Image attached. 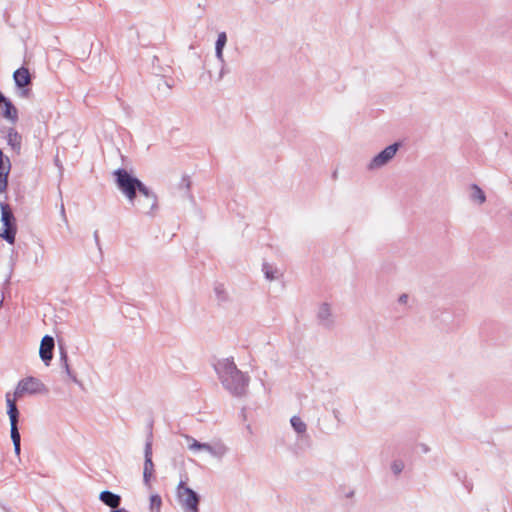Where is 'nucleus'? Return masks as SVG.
Returning <instances> with one entry per match:
<instances>
[{"instance_id": "nucleus-1", "label": "nucleus", "mask_w": 512, "mask_h": 512, "mask_svg": "<svg viewBox=\"0 0 512 512\" xmlns=\"http://www.w3.org/2000/svg\"><path fill=\"white\" fill-rule=\"evenodd\" d=\"M115 184L129 203L145 214H151L158 205L157 195L146 186L138 177L125 168H118L113 172Z\"/></svg>"}, {"instance_id": "nucleus-2", "label": "nucleus", "mask_w": 512, "mask_h": 512, "mask_svg": "<svg viewBox=\"0 0 512 512\" xmlns=\"http://www.w3.org/2000/svg\"><path fill=\"white\" fill-rule=\"evenodd\" d=\"M214 369L226 390L236 397L245 395L249 376L240 371L233 360H220L214 365Z\"/></svg>"}, {"instance_id": "nucleus-3", "label": "nucleus", "mask_w": 512, "mask_h": 512, "mask_svg": "<svg viewBox=\"0 0 512 512\" xmlns=\"http://www.w3.org/2000/svg\"><path fill=\"white\" fill-rule=\"evenodd\" d=\"M0 212V221L2 223L0 237L8 244L13 245L16 241V234L18 230L16 217L11 206L5 201H0Z\"/></svg>"}, {"instance_id": "nucleus-4", "label": "nucleus", "mask_w": 512, "mask_h": 512, "mask_svg": "<svg viewBox=\"0 0 512 512\" xmlns=\"http://www.w3.org/2000/svg\"><path fill=\"white\" fill-rule=\"evenodd\" d=\"M178 497L185 512H200L201 496L192 488L180 481L177 487Z\"/></svg>"}, {"instance_id": "nucleus-5", "label": "nucleus", "mask_w": 512, "mask_h": 512, "mask_svg": "<svg viewBox=\"0 0 512 512\" xmlns=\"http://www.w3.org/2000/svg\"><path fill=\"white\" fill-rule=\"evenodd\" d=\"M147 428L148 433L144 447L143 482L146 486L150 487V481L154 474V463L152 460L153 420L149 422Z\"/></svg>"}, {"instance_id": "nucleus-6", "label": "nucleus", "mask_w": 512, "mask_h": 512, "mask_svg": "<svg viewBox=\"0 0 512 512\" xmlns=\"http://www.w3.org/2000/svg\"><path fill=\"white\" fill-rule=\"evenodd\" d=\"M47 391L48 390L44 383H42L38 378L29 376L19 381L14 392V398H20L24 394L35 395L46 393Z\"/></svg>"}, {"instance_id": "nucleus-7", "label": "nucleus", "mask_w": 512, "mask_h": 512, "mask_svg": "<svg viewBox=\"0 0 512 512\" xmlns=\"http://www.w3.org/2000/svg\"><path fill=\"white\" fill-rule=\"evenodd\" d=\"M7 414L10 420V436L13 445L21 444V435L18 428V422L20 417L19 409L15 403V399H11L10 395L6 396Z\"/></svg>"}, {"instance_id": "nucleus-8", "label": "nucleus", "mask_w": 512, "mask_h": 512, "mask_svg": "<svg viewBox=\"0 0 512 512\" xmlns=\"http://www.w3.org/2000/svg\"><path fill=\"white\" fill-rule=\"evenodd\" d=\"M401 146L402 143L396 141L385 147L371 159L367 166L368 170H375L388 164L394 158Z\"/></svg>"}, {"instance_id": "nucleus-9", "label": "nucleus", "mask_w": 512, "mask_h": 512, "mask_svg": "<svg viewBox=\"0 0 512 512\" xmlns=\"http://www.w3.org/2000/svg\"><path fill=\"white\" fill-rule=\"evenodd\" d=\"M58 348H59V361H60L61 369L66 373V375L72 382L81 386L82 385L81 381L78 380L76 373L71 369V367L69 365L67 349L61 340H58Z\"/></svg>"}, {"instance_id": "nucleus-10", "label": "nucleus", "mask_w": 512, "mask_h": 512, "mask_svg": "<svg viewBox=\"0 0 512 512\" xmlns=\"http://www.w3.org/2000/svg\"><path fill=\"white\" fill-rule=\"evenodd\" d=\"M55 340L50 335H45L40 343L39 356L46 366H49L54 355Z\"/></svg>"}, {"instance_id": "nucleus-11", "label": "nucleus", "mask_w": 512, "mask_h": 512, "mask_svg": "<svg viewBox=\"0 0 512 512\" xmlns=\"http://www.w3.org/2000/svg\"><path fill=\"white\" fill-rule=\"evenodd\" d=\"M11 170L10 159L0 149V193H5L8 188V178Z\"/></svg>"}, {"instance_id": "nucleus-12", "label": "nucleus", "mask_w": 512, "mask_h": 512, "mask_svg": "<svg viewBox=\"0 0 512 512\" xmlns=\"http://www.w3.org/2000/svg\"><path fill=\"white\" fill-rule=\"evenodd\" d=\"M317 320L318 324L326 329H331L334 326V319L328 303L324 302L320 305Z\"/></svg>"}, {"instance_id": "nucleus-13", "label": "nucleus", "mask_w": 512, "mask_h": 512, "mask_svg": "<svg viewBox=\"0 0 512 512\" xmlns=\"http://www.w3.org/2000/svg\"><path fill=\"white\" fill-rule=\"evenodd\" d=\"M0 113L2 117L12 123H16L18 121V110L8 97H5L3 101H0Z\"/></svg>"}, {"instance_id": "nucleus-14", "label": "nucleus", "mask_w": 512, "mask_h": 512, "mask_svg": "<svg viewBox=\"0 0 512 512\" xmlns=\"http://www.w3.org/2000/svg\"><path fill=\"white\" fill-rule=\"evenodd\" d=\"M13 79L16 87H24L32 85V76L29 69L22 66L14 71Z\"/></svg>"}, {"instance_id": "nucleus-15", "label": "nucleus", "mask_w": 512, "mask_h": 512, "mask_svg": "<svg viewBox=\"0 0 512 512\" xmlns=\"http://www.w3.org/2000/svg\"><path fill=\"white\" fill-rule=\"evenodd\" d=\"M99 500L106 506L110 507L111 510L120 508L122 498L119 494H116L109 490H104L99 495Z\"/></svg>"}, {"instance_id": "nucleus-16", "label": "nucleus", "mask_w": 512, "mask_h": 512, "mask_svg": "<svg viewBox=\"0 0 512 512\" xmlns=\"http://www.w3.org/2000/svg\"><path fill=\"white\" fill-rule=\"evenodd\" d=\"M22 136L14 128H9L7 133L8 145L13 151L19 153L21 150Z\"/></svg>"}, {"instance_id": "nucleus-17", "label": "nucleus", "mask_w": 512, "mask_h": 512, "mask_svg": "<svg viewBox=\"0 0 512 512\" xmlns=\"http://www.w3.org/2000/svg\"><path fill=\"white\" fill-rule=\"evenodd\" d=\"M213 291H214L218 305H222V304L230 301V296H229L227 290L225 289V286L223 283L215 282Z\"/></svg>"}, {"instance_id": "nucleus-18", "label": "nucleus", "mask_w": 512, "mask_h": 512, "mask_svg": "<svg viewBox=\"0 0 512 512\" xmlns=\"http://www.w3.org/2000/svg\"><path fill=\"white\" fill-rule=\"evenodd\" d=\"M191 179L188 175H183L181 181L178 184V189L184 192V196L194 201V196L191 193Z\"/></svg>"}, {"instance_id": "nucleus-19", "label": "nucleus", "mask_w": 512, "mask_h": 512, "mask_svg": "<svg viewBox=\"0 0 512 512\" xmlns=\"http://www.w3.org/2000/svg\"><path fill=\"white\" fill-rule=\"evenodd\" d=\"M471 199L477 201L479 204H482L486 201V195L484 191L476 184H472L471 186Z\"/></svg>"}, {"instance_id": "nucleus-20", "label": "nucleus", "mask_w": 512, "mask_h": 512, "mask_svg": "<svg viewBox=\"0 0 512 512\" xmlns=\"http://www.w3.org/2000/svg\"><path fill=\"white\" fill-rule=\"evenodd\" d=\"M262 271L265 275V278L269 281L277 279L278 269L274 268L272 265H270L267 262H264L262 265Z\"/></svg>"}, {"instance_id": "nucleus-21", "label": "nucleus", "mask_w": 512, "mask_h": 512, "mask_svg": "<svg viewBox=\"0 0 512 512\" xmlns=\"http://www.w3.org/2000/svg\"><path fill=\"white\" fill-rule=\"evenodd\" d=\"M290 423L292 428L295 430L298 434H303L306 432L307 426L306 424L301 420L299 416H293L290 419Z\"/></svg>"}, {"instance_id": "nucleus-22", "label": "nucleus", "mask_w": 512, "mask_h": 512, "mask_svg": "<svg viewBox=\"0 0 512 512\" xmlns=\"http://www.w3.org/2000/svg\"><path fill=\"white\" fill-rule=\"evenodd\" d=\"M162 506V499L159 494H153L150 496L149 508L152 512H160Z\"/></svg>"}, {"instance_id": "nucleus-23", "label": "nucleus", "mask_w": 512, "mask_h": 512, "mask_svg": "<svg viewBox=\"0 0 512 512\" xmlns=\"http://www.w3.org/2000/svg\"><path fill=\"white\" fill-rule=\"evenodd\" d=\"M202 450L207 451L208 453H210L213 456H221L224 453L222 448H219L217 450L215 447H213L209 443H204V445L202 446Z\"/></svg>"}, {"instance_id": "nucleus-24", "label": "nucleus", "mask_w": 512, "mask_h": 512, "mask_svg": "<svg viewBox=\"0 0 512 512\" xmlns=\"http://www.w3.org/2000/svg\"><path fill=\"white\" fill-rule=\"evenodd\" d=\"M404 469V463L402 460H394L391 464V470L392 472L397 476L399 475Z\"/></svg>"}, {"instance_id": "nucleus-25", "label": "nucleus", "mask_w": 512, "mask_h": 512, "mask_svg": "<svg viewBox=\"0 0 512 512\" xmlns=\"http://www.w3.org/2000/svg\"><path fill=\"white\" fill-rule=\"evenodd\" d=\"M226 43H227V34H226V32H224V31L220 32L218 34V37H217V40H216V43H215V47L225 48Z\"/></svg>"}, {"instance_id": "nucleus-26", "label": "nucleus", "mask_w": 512, "mask_h": 512, "mask_svg": "<svg viewBox=\"0 0 512 512\" xmlns=\"http://www.w3.org/2000/svg\"><path fill=\"white\" fill-rule=\"evenodd\" d=\"M187 439L189 442L191 441V443H189V448L191 450H202V446L204 445L203 442H199L192 437H187Z\"/></svg>"}, {"instance_id": "nucleus-27", "label": "nucleus", "mask_w": 512, "mask_h": 512, "mask_svg": "<svg viewBox=\"0 0 512 512\" xmlns=\"http://www.w3.org/2000/svg\"><path fill=\"white\" fill-rule=\"evenodd\" d=\"M19 89V96L22 98H29L32 90L30 86H24V87H17Z\"/></svg>"}, {"instance_id": "nucleus-28", "label": "nucleus", "mask_w": 512, "mask_h": 512, "mask_svg": "<svg viewBox=\"0 0 512 512\" xmlns=\"http://www.w3.org/2000/svg\"><path fill=\"white\" fill-rule=\"evenodd\" d=\"M223 51H224V48H221V47H215V56H216L217 60H218L221 64H225Z\"/></svg>"}, {"instance_id": "nucleus-29", "label": "nucleus", "mask_w": 512, "mask_h": 512, "mask_svg": "<svg viewBox=\"0 0 512 512\" xmlns=\"http://www.w3.org/2000/svg\"><path fill=\"white\" fill-rule=\"evenodd\" d=\"M93 236H94V241H95V243H96V245H97V247H98L99 251L101 252V246H100L99 233H98V231H97V230L94 232Z\"/></svg>"}, {"instance_id": "nucleus-30", "label": "nucleus", "mask_w": 512, "mask_h": 512, "mask_svg": "<svg viewBox=\"0 0 512 512\" xmlns=\"http://www.w3.org/2000/svg\"><path fill=\"white\" fill-rule=\"evenodd\" d=\"M408 301V295L407 294H401L398 298V302L400 304H406Z\"/></svg>"}, {"instance_id": "nucleus-31", "label": "nucleus", "mask_w": 512, "mask_h": 512, "mask_svg": "<svg viewBox=\"0 0 512 512\" xmlns=\"http://www.w3.org/2000/svg\"><path fill=\"white\" fill-rule=\"evenodd\" d=\"M13 447L15 454L19 457L21 453V444H14Z\"/></svg>"}, {"instance_id": "nucleus-32", "label": "nucleus", "mask_w": 512, "mask_h": 512, "mask_svg": "<svg viewBox=\"0 0 512 512\" xmlns=\"http://www.w3.org/2000/svg\"><path fill=\"white\" fill-rule=\"evenodd\" d=\"M420 447L423 453H428L430 451V448L424 443L420 444Z\"/></svg>"}, {"instance_id": "nucleus-33", "label": "nucleus", "mask_w": 512, "mask_h": 512, "mask_svg": "<svg viewBox=\"0 0 512 512\" xmlns=\"http://www.w3.org/2000/svg\"><path fill=\"white\" fill-rule=\"evenodd\" d=\"M222 67H221V70H220V73H219V79H221L224 74L226 73V70H225V64H221Z\"/></svg>"}, {"instance_id": "nucleus-34", "label": "nucleus", "mask_w": 512, "mask_h": 512, "mask_svg": "<svg viewBox=\"0 0 512 512\" xmlns=\"http://www.w3.org/2000/svg\"><path fill=\"white\" fill-rule=\"evenodd\" d=\"M354 493H355L354 490H350L349 492H347L345 494V497L346 498H352L354 496Z\"/></svg>"}, {"instance_id": "nucleus-35", "label": "nucleus", "mask_w": 512, "mask_h": 512, "mask_svg": "<svg viewBox=\"0 0 512 512\" xmlns=\"http://www.w3.org/2000/svg\"><path fill=\"white\" fill-rule=\"evenodd\" d=\"M110 512H129V511L125 508H118V509L111 510Z\"/></svg>"}, {"instance_id": "nucleus-36", "label": "nucleus", "mask_w": 512, "mask_h": 512, "mask_svg": "<svg viewBox=\"0 0 512 512\" xmlns=\"http://www.w3.org/2000/svg\"><path fill=\"white\" fill-rule=\"evenodd\" d=\"M464 486L466 487V489H467L469 492L472 490V484H471V483L464 482Z\"/></svg>"}, {"instance_id": "nucleus-37", "label": "nucleus", "mask_w": 512, "mask_h": 512, "mask_svg": "<svg viewBox=\"0 0 512 512\" xmlns=\"http://www.w3.org/2000/svg\"><path fill=\"white\" fill-rule=\"evenodd\" d=\"M61 214H62V216L64 217V220H65V221H67V219H66V215H65V208H64V205H63V204L61 205Z\"/></svg>"}, {"instance_id": "nucleus-38", "label": "nucleus", "mask_w": 512, "mask_h": 512, "mask_svg": "<svg viewBox=\"0 0 512 512\" xmlns=\"http://www.w3.org/2000/svg\"><path fill=\"white\" fill-rule=\"evenodd\" d=\"M5 95L0 91V101H3L5 99Z\"/></svg>"}, {"instance_id": "nucleus-39", "label": "nucleus", "mask_w": 512, "mask_h": 512, "mask_svg": "<svg viewBox=\"0 0 512 512\" xmlns=\"http://www.w3.org/2000/svg\"><path fill=\"white\" fill-rule=\"evenodd\" d=\"M332 177H333L334 179H336V178H337V171H334V172H333Z\"/></svg>"}]
</instances>
